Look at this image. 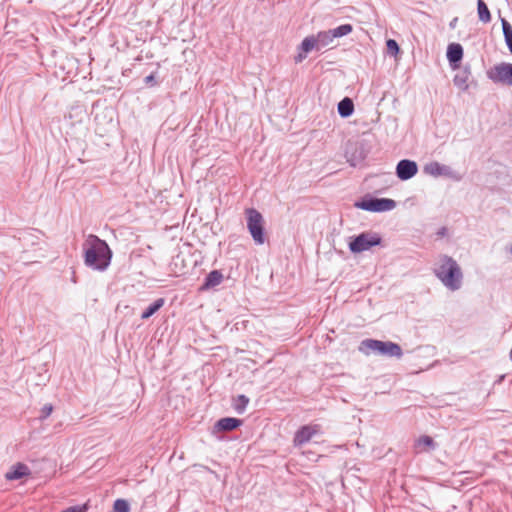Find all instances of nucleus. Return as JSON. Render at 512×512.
<instances>
[{
  "mask_svg": "<svg viewBox=\"0 0 512 512\" xmlns=\"http://www.w3.org/2000/svg\"><path fill=\"white\" fill-rule=\"evenodd\" d=\"M111 250L104 240L95 235H89L84 244L85 265L99 271H104L110 264Z\"/></svg>",
  "mask_w": 512,
  "mask_h": 512,
  "instance_id": "obj_1",
  "label": "nucleus"
},
{
  "mask_svg": "<svg viewBox=\"0 0 512 512\" xmlns=\"http://www.w3.org/2000/svg\"><path fill=\"white\" fill-rule=\"evenodd\" d=\"M435 276L451 291L461 288L463 273L459 264L450 256L439 255L433 268Z\"/></svg>",
  "mask_w": 512,
  "mask_h": 512,
  "instance_id": "obj_2",
  "label": "nucleus"
},
{
  "mask_svg": "<svg viewBox=\"0 0 512 512\" xmlns=\"http://www.w3.org/2000/svg\"><path fill=\"white\" fill-rule=\"evenodd\" d=\"M359 351L365 355H370L371 353L387 356V357H396L401 358L403 355L402 348L397 343L391 341H380L376 339H365L360 342Z\"/></svg>",
  "mask_w": 512,
  "mask_h": 512,
  "instance_id": "obj_3",
  "label": "nucleus"
},
{
  "mask_svg": "<svg viewBox=\"0 0 512 512\" xmlns=\"http://www.w3.org/2000/svg\"><path fill=\"white\" fill-rule=\"evenodd\" d=\"M247 217V228L257 245L265 243L264 220L260 212L254 208L245 211Z\"/></svg>",
  "mask_w": 512,
  "mask_h": 512,
  "instance_id": "obj_4",
  "label": "nucleus"
},
{
  "mask_svg": "<svg viewBox=\"0 0 512 512\" xmlns=\"http://www.w3.org/2000/svg\"><path fill=\"white\" fill-rule=\"evenodd\" d=\"M381 237L375 232H363L351 239L349 249L352 253H361L369 250L371 247L380 245Z\"/></svg>",
  "mask_w": 512,
  "mask_h": 512,
  "instance_id": "obj_5",
  "label": "nucleus"
},
{
  "mask_svg": "<svg viewBox=\"0 0 512 512\" xmlns=\"http://www.w3.org/2000/svg\"><path fill=\"white\" fill-rule=\"evenodd\" d=\"M355 206L366 211L384 212L394 209L396 203L394 200L388 198H369L357 202Z\"/></svg>",
  "mask_w": 512,
  "mask_h": 512,
  "instance_id": "obj_6",
  "label": "nucleus"
},
{
  "mask_svg": "<svg viewBox=\"0 0 512 512\" xmlns=\"http://www.w3.org/2000/svg\"><path fill=\"white\" fill-rule=\"evenodd\" d=\"M488 77L495 83L512 86V64L502 62L488 71Z\"/></svg>",
  "mask_w": 512,
  "mask_h": 512,
  "instance_id": "obj_7",
  "label": "nucleus"
},
{
  "mask_svg": "<svg viewBox=\"0 0 512 512\" xmlns=\"http://www.w3.org/2000/svg\"><path fill=\"white\" fill-rule=\"evenodd\" d=\"M320 431L321 427L317 424L302 426L294 436V445L302 446L303 444L309 442L314 435L320 433Z\"/></svg>",
  "mask_w": 512,
  "mask_h": 512,
  "instance_id": "obj_8",
  "label": "nucleus"
},
{
  "mask_svg": "<svg viewBox=\"0 0 512 512\" xmlns=\"http://www.w3.org/2000/svg\"><path fill=\"white\" fill-rule=\"evenodd\" d=\"M418 172V166L415 161L404 159L398 162L396 166V175L401 180H408L414 177Z\"/></svg>",
  "mask_w": 512,
  "mask_h": 512,
  "instance_id": "obj_9",
  "label": "nucleus"
},
{
  "mask_svg": "<svg viewBox=\"0 0 512 512\" xmlns=\"http://www.w3.org/2000/svg\"><path fill=\"white\" fill-rule=\"evenodd\" d=\"M242 424V421L237 418L226 417L218 420L212 429V434L217 435L222 431H232L238 428Z\"/></svg>",
  "mask_w": 512,
  "mask_h": 512,
  "instance_id": "obj_10",
  "label": "nucleus"
},
{
  "mask_svg": "<svg viewBox=\"0 0 512 512\" xmlns=\"http://www.w3.org/2000/svg\"><path fill=\"white\" fill-rule=\"evenodd\" d=\"M30 469L23 463H17L13 465L8 472L5 474V478L9 481L18 480L25 476L30 475Z\"/></svg>",
  "mask_w": 512,
  "mask_h": 512,
  "instance_id": "obj_11",
  "label": "nucleus"
},
{
  "mask_svg": "<svg viewBox=\"0 0 512 512\" xmlns=\"http://www.w3.org/2000/svg\"><path fill=\"white\" fill-rule=\"evenodd\" d=\"M424 172L431 176H449L451 173L450 167L440 164L438 162H431L425 165Z\"/></svg>",
  "mask_w": 512,
  "mask_h": 512,
  "instance_id": "obj_12",
  "label": "nucleus"
},
{
  "mask_svg": "<svg viewBox=\"0 0 512 512\" xmlns=\"http://www.w3.org/2000/svg\"><path fill=\"white\" fill-rule=\"evenodd\" d=\"M463 57V48L460 44L452 43L447 48V58L450 64L458 63Z\"/></svg>",
  "mask_w": 512,
  "mask_h": 512,
  "instance_id": "obj_13",
  "label": "nucleus"
},
{
  "mask_svg": "<svg viewBox=\"0 0 512 512\" xmlns=\"http://www.w3.org/2000/svg\"><path fill=\"white\" fill-rule=\"evenodd\" d=\"M223 280V275L218 270L211 271L205 278L201 289L206 290L218 286Z\"/></svg>",
  "mask_w": 512,
  "mask_h": 512,
  "instance_id": "obj_14",
  "label": "nucleus"
},
{
  "mask_svg": "<svg viewBox=\"0 0 512 512\" xmlns=\"http://www.w3.org/2000/svg\"><path fill=\"white\" fill-rule=\"evenodd\" d=\"M354 112V104L353 101L345 97L338 103V113L341 117L346 118L352 115Z\"/></svg>",
  "mask_w": 512,
  "mask_h": 512,
  "instance_id": "obj_15",
  "label": "nucleus"
},
{
  "mask_svg": "<svg viewBox=\"0 0 512 512\" xmlns=\"http://www.w3.org/2000/svg\"><path fill=\"white\" fill-rule=\"evenodd\" d=\"M315 38L320 49L331 44L334 39V35L332 30L321 31L315 36Z\"/></svg>",
  "mask_w": 512,
  "mask_h": 512,
  "instance_id": "obj_16",
  "label": "nucleus"
},
{
  "mask_svg": "<svg viewBox=\"0 0 512 512\" xmlns=\"http://www.w3.org/2000/svg\"><path fill=\"white\" fill-rule=\"evenodd\" d=\"M477 10L480 21L483 23H488L491 21L490 11L483 0L477 1Z\"/></svg>",
  "mask_w": 512,
  "mask_h": 512,
  "instance_id": "obj_17",
  "label": "nucleus"
},
{
  "mask_svg": "<svg viewBox=\"0 0 512 512\" xmlns=\"http://www.w3.org/2000/svg\"><path fill=\"white\" fill-rule=\"evenodd\" d=\"M164 299L159 298L154 303H152L141 315V318L143 320H146L150 318L152 315H154L160 308L164 305Z\"/></svg>",
  "mask_w": 512,
  "mask_h": 512,
  "instance_id": "obj_18",
  "label": "nucleus"
},
{
  "mask_svg": "<svg viewBox=\"0 0 512 512\" xmlns=\"http://www.w3.org/2000/svg\"><path fill=\"white\" fill-rule=\"evenodd\" d=\"M314 48L319 49L315 36H309L304 38V40L301 43L302 52L308 53L312 51Z\"/></svg>",
  "mask_w": 512,
  "mask_h": 512,
  "instance_id": "obj_19",
  "label": "nucleus"
},
{
  "mask_svg": "<svg viewBox=\"0 0 512 512\" xmlns=\"http://www.w3.org/2000/svg\"><path fill=\"white\" fill-rule=\"evenodd\" d=\"M334 35V38L342 37L348 35L352 32V26L350 24H343L338 26L337 28L331 29Z\"/></svg>",
  "mask_w": 512,
  "mask_h": 512,
  "instance_id": "obj_20",
  "label": "nucleus"
},
{
  "mask_svg": "<svg viewBox=\"0 0 512 512\" xmlns=\"http://www.w3.org/2000/svg\"><path fill=\"white\" fill-rule=\"evenodd\" d=\"M420 447L433 449L435 447V443L430 436L424 435V436H421L416 441V448H420Z\"/></svg>",
  "mask_w": 512,
  "mask_h": 512,
  "instance_id": "obj_21",
  "label": "nucleus"
},
{
  "mask_svg": "<svg viewBox=\"0 0 512 512\" xmlns=\"http://www.w3.org/2000/svg\"><path fill=\"white\" fill-rule=\"evenodd\" d=\"M114 512H130L129 503L124 499H117L113 505Z\"/></svg>",
  "mask_w": 512,
  "mask_h": 512,
  "instance_id": "obj_22",
  "label": "nucleus"
},
{
  "mask_svg": "<svg viewBox=\"0 0 512 512\" xmlns=\"http://www.w3.org/2000/svg\"><path fill=\"white\" fill-rule=\"evenodd\" d=\"M53 412V406L52 404H45L41 411H40V416H39V419L42 421V420H45L46 418H48L51 413Z\"/></svg>",
  "mask_w": 512,
  "mask_h": 512,
  "instance_id": "obj_23",
  "label": "nucleus"
},
{
  "mask_svg": "<svg viewBox=\"0 0 512 512\" xmlns=\"http://www.w3.org/2000/svg\"><path fill=\"white\" fill-rule=\"evenodd\" d=\"M505 39L512 37V26L505 19H501Z\"/></svg>",
  "mask_w": 512,
  "mask_h": 512,
  "instance_id": "obj_24",
  "label": "nucleus"
},
{
  "mask_svg": "<svg viewBox=\"0 0 512 512\" xmlns=\"http://www.w3.org/2000/svg\"><path fill=\"white\" fill-rule=\"evenodd\" d=\"M387 50L390 54L395 55L399 52V46L397 42L393 39H389L386 43Z\"/></svg>",
  "mask_w": 512,
  "mask_h": 512,
  "instance_id": "obj_25",
  "label": "nucleus"
},
{
  "mask_svg": "<svg viewBox=\"0 0 512 512\" xmlns=\"http://www.w3.org/2000/svg\"><path fill=\"white\" fill-rule=\"evenodd\" d=\"M238 401L241 402V406L237 405L236 406V410L239 413H241V412H243V410H244L245 406L247 405V403L249 402V400H248V398L246 396L240 395L238 397Z\"/></svg>",
  "mask_w": 512,
  "mask_h": 512,
  "instance_id": "obj_26",
  "label": "nucleus"
},
{
  "mask_svg": "<svg viewBox=\"0 0 512 512\" xmlns=\"http://www.w3.org/2000/svg\"><path fill=\"white\" fill-rule=\"evenodd\" d=\"M62 512H86V506H72Z\"/></svg>",
  "mask_w": 512,
  "mask_h": 512,
  "instance_id": "obj_27",
  "label": "nucleus"
},
{
  "mask_svg": "<svg viewBox=\"0 0 512 512\" xmlns=\"http://www.w3.org/2000/svg\"><path fill=\"white\" fill-rule=\"evenodd\" d=\"M306 54H307V53H304V52H303V53H299V54L295 57V61H296V62H301L303 59H305V58H306Z\"/></svg>",
  "mask_w": 512,
  "mask_h": 512,
  "instance_id": "obj_28",
  "label": "nucleus"
},
{
  "mask_svg": "<svg viewBox=\"0 0 512 512\" xmlns=\"http://www.w3.org/2000/svg\"><path fill=\"white\" fill-rule=\"evenodd\" d=\"M505 41H506V44H507L510 52L512 53V37L505 39Z\"/></svg>",
  "mask_w": 512,
  "mask_h": 512,
  "instance_id": "obj_29",
  "label": "nucleus"
},
{
  "mask_svg": "<svg viewBox=\"0 0 512 512\" xmlns=\"http://www.w3.org/2000/svg\"><path fill=\"white\" fill-rule=\"evenodd\" d=\"M154 76L153 75H149L145 78V81L146 83H150V82H153L154 81Z\"/></svg>",
  "mask_w": 512,
  "mask_h": 512,
  "instance_id": "obj_30",
  "label": "nucleus"
},
{
  "mask_svg": "<svg viewBox=\"0 0 512 512\" xmlns=\"http://www.w3.org/2000/svg\"><path fill=\"white\" fill-rule=\"evenodd\" d=\"M457 21V18H455L451 23L450 26L453 27L455 25V22Z\"/></svg>",
  "mask_w": 512,
  "mask_h": 512,
  "instance_id": "obj_31",
  "label": "nucleus"
},
{
  "mask_svg": "<svg viewBox=\"0 0 512 512\" xmlns=\"http://www.w3.org/2000/svg\"><path fill=\"white\" fill-rule=\"evenodd\" d=\"M510 252L512 253V245H511V249H510Z\"/></svg>",
  "mask_w": 512,
  "mask_h": 512,
  "instance_id": "obj_32",
  "label": "nucleus"
}]
</instances>
